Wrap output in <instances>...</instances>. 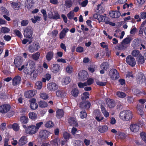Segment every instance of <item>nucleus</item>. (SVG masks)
I'll list each match as a JSON object with an SVG mask.
<instances>
[{"instance_id": "nucleus-51", "label": "nucleus", "mask_w": 146, "mask_h": 146, "mask_svg": "<svg viewBox=\"0 0 146 146\" xmlns=\"http://www.w3.org/2000/svg\"><path fill=\"white\" fill-rule=\"evenodd\" d=\"M40 96L41 98L44 100L48 98V95L44 93H40Z\"/></svg>"}, {"instance_id": "nucleus-52", "label": "nucleus", "mask_w": 146, "mask_h": 146, "mask_svg": "<svg viewBox=\"0 0 146 146\" xmlns=\"http://www.w3.org/2000/svg\"><path fill=\"white\" fill-rule=\"evenodd\" d=\"M82 142L79 140H76L74 141V146H81Z\"/></svg>"}, {"instance_id": "nucleus-14", "label": "nucleus", "mask_w": 146, "mask_h": 146, "mask_svg": "<svg viewBox=\"0 0 146 146\" xmlns=\"http://www.w3.org/2000/svg\"><path fill=\"white\" fill-rule=\"evenodd\" d=\"M111 17L113 18H117L121 15V13L119 11H111L109 13Z\"/></svg>"}, {"instance_id": "nucleus-31", "label": "nucleus", "mask_w": 146, "mask_h": 146, "mask_svg": "<svg viewBox=\"0 0 146 146\" xmlns=\"http://www.w3.org/2000/svg\"><path fill=\"white\" fill-rule=\"evenodd\" d=\"M106 103L108 106L110 108H113L115 106V103L114 101L111 99L107 100Z\"/></svg>"}, {"instance_id": "nucleus-27", "label": "nucleus", "mask_w": 146, "mask_h": 146, "mask_svg": "<svg viewBox=\"0 0 146 146\" xmlns=\"http://www.w3.org/2000/svg\"><path fill=\"white\" fill-rule=\"evenodd\" d=\"M69 29H68L64 28L60 33V38L62 39L64 38L66 35V33H67Z\"/></svg>"}, {"instance_id": "nucleus-2", "label": "nucleus", "mask_w": 146, "mask_h": 146, "mask_svg": "<svg viewBox=\"0 0 146 146\" xmlns=\"http://www.w3.org/2000/svg\"><path fill=\"white\" fill-rule=\"evenodd\" d=\"M50 133L48 131L45 130H42L40 131L38 137L41 140H46L49 136Z\"/></svg>"}, {"instance_id": "nucleus-20", "label": "nucleus", "mask_w": 146, "mask_h": 146, "mask_svg": "<svg viewBox=\"0 0 146 146\" xmlns=\"http://www.w3.org/2000/svg\"><path fill=\"white\" fill-rule=\"evenodd\" d=\"M128 47V46L126 45L123 42H122L120 44H119L118 45L116 46L115 47V49L120 50H125Z\"/></svg>"}, {"instance_id": "nucleus-33", "label": "nucleus", "mask_w": 146, "mask_h": 146, "mask_svg": "<svg viewBox=\"0 0 146 146\" xmlns=\"http://www.w3.org/2000/svg\"><path fill=\"white\" fill-rule=\"evenodd\" d=\"M103 21L102 22H105L106 24H109L112 26H114L115 25V23L109 21L110 19L107 17H104Z\"/></svg>"}, {"instance_id": "nucleus-35", "label": "nucleus", "mask_w": 146, "mask_h": 146, "mask_svg": "<svg viewBox=\"0 0 146 146\" xmlns=\"http://www.w3.org/2000/svg\"><path fill=\"white\" fill-rule=\"evenodd\" d=\"M33 0H27L26 6L28 9H30L32 8L33 4L34 3Z\"/></svg>"}, {"instance_id": "nucleus-61", "label": "nucleus", "mask_w": 146, "mask_h": 146, "mask_svg": "<svg viewBox=\"0 0 146 146\" xmlns=\"http://www.w3.org/2000/svg\"><path fill=\"white\" fill-rule=\"evenodd\" d=\"M70 134L67 132H65L63 134V136L65 139H68L70 137Z\"/></svg>"}, {"instance_id": "nucleus-54", "label": "nucleus", "mask_w": 146, "mask_h": 146, "mask_svg": "<svg viewBox=\"0 0 146 146\" xmlns=\"http://www.w3.org/2000/svg\"><path fill=\"white\" fill-rule=\"evenodd\" d=\"M66 70L67 72L68 73H71L73 71L72 67L70 66H67L66 68Z\"/></svg>"}, {"instance_id": "nucleus-9", "label": "nucleus", "mask_w": 146, "mask_h": 146, "mask_svg": "<svg viewBox=\"0 0 146 146\" xmlns=\"http://www.w3.org/2000/svg\"><path fill=\"white\" fill-rule=\"evenodd\" d=\"M40 48L38 43L35 42L32 45L30 46L29 47V50L31 53H33L37 51Z\"/></svg>"}, {"instance_id": "nucleus-11", "label": "nucleus", "mask_w": 146, "mask_h": 146, "mask_svg": "<svg viewBox=\"0 0 146 146\" xmlns=\"http://www.w3.org/2000/svg\"><path fill=\"white\" fill-rule=\"evenodd\" d=\"M48 16L49 18L55 20L60 19V18L59 15L56 11H54L53 13L50 11L48 13Z\"/></svg>"}, {"instance_id": "nucleus-42", "label": "nucleus", "mask_w": 146, "mask_h": 146, "mask_svg": "<svg viewBox=\"0 0 146 146\" xmlns=\"http://www.w3.org/2000/svg\"><path fill=\"white\" fill-rule=\"evenodd\" d=\"M132 38L130 37L126 38L123 40L122 42L126 45L128 46V44L131 41Z\"/></svg>"}, {"instance_id": "nucleus-15", "label": "nucleus", "mask_w": 146, "mask_h": 146, "mask_svg": "<svg viewBox=\"0 0 146 146\" xmlns=\"http://www.w3.org/2000/svg\"><path fill=\"white\" fill-rule=\"evenodd\" d=\"M90 103L88 101L81 102L79 104V107L81 108L88 109L90 107Z\"/></svg>"}, {"instance_id": "nucleus-58", "label": "nucleus", "mask_w": 146, "mask_h": 146, "mask_svg": "<svg viewBox=\"0 0 146 146\" xmlns=\"http://www.w3.org/2000/svg\"><path fill=\"white\" fill-rule=\"evenodd\" d=\"M139 50H135L132 51L131 54L133 56L136 57L139 54Z\"/></svg>"}, {"instance_id": "nucleus-64", "label": "nucleus", "mask_w": 146, "mask_h": 146, "mask_svg": "<svg viewBox=\"0 0 146 146\" xmlns=\"http://www.w3.org/2000/svg\"><path fill=\"white\" fill-rule=\"evenodd\" d=\"M140 16L141 18L145 19L146 18V12H142L140 13Z\"/></svg>"}, {"instance_id": "nucleus-34", "label": "nucleus", "mask_w": 146, "mask_h": 146, "mask_svg": "<svg viewBox=\"0 0 146 146\" xmlns=\"http://www.w3.org/2000/svg\"><path fill=\"white\" fill-rule=\"evenodd\" d=\"M100 67L101 69L106 70L109 68V64L107 62H103L100 65Z\"/></svg>"}, {"instance_id": "nucleus-21", "label": "nucleus", "mask_w": 146, "mask_h": 146, "mask_svg": "<svg viewBox=\"0 0 146 146\" xmlns=\"http://www.w3.org/2000/svg\"><path fill=\"white\" fill-rule=\"evenodd\" d=\"M143 106L142 105H139L136 107L138 113L141 117L144 115V112L143 111Z\"/></svg>"}, {"instance_id": "nucleus-25", "label": "nucleus", "mask_w": 146, "mask_h": 146, "mask_svg": "<svg viewBox=\"0 0 146 146\" xmlns=\"http://www.w3.org/2000/svg\"><path fill=\"white\" fill-rule=\"evenodd\" d=\"M60 66L58 64H55L52 65L51 68V70L54 73H56L60 70Z\"/></svg>"}, {"instance_id": "nucleus-32", "label": "nucleus", "mask_w": 146, "mask_h": 146, "mask_svg": "<svg viewBox=\"0 0 146 146\" xmlns=\"http://www.w3.org/2000/svg\"><path fill=\"white\" fill-rule=\"evenodd\" d=\"M11 5L13 9L15 10H19L20 9V4L16 2H12L11 3Z\"/></svg>"}, {"instance_id": "nucleus-36", "label": "nucleus", "mask_w": 146, "mask_h": 146, "mask_svg": "<svg viewBox=\"0 0 146 146\" xmlns=\"http://www.w3.org/2000/svg\"><path fill=\"white\" fill-rule=\"evenodd\" d=\"M53 56V53L52 52H48L46 55V59L47 60L50 61L52 58Z\"/></svg>"}, {"instance_id": "nucleus-26", "label": "nucleus", "mask_w": 146, "mask_h": 146, "mask_svg": "<svg viewBox=\"0 0 146 146\" xmlns=\"http://www.w3.org/2000/svg\"><path fill=\"white\" fill-rule=\"evenodd\" d=\"M56 96L60 97H64L66 96V94L64 91L61 90H58L56 92Z\"/></svg>"}, {"instance_id": "nucleus-56", "label": "nucleus", "mask_w": 146, "mask_h": 146, "mask_svg": "<svg viewBox=\"0 0 146 146\" xmlns=\"http://www.w3.org/2000/svg\"><path fill=\"white\" fill-rule=\"evenodd\" d=\"M12 127L15 131H17L19 129L18 125L16 123H14L12 125Z\"/></svg>"}, {"instance_id": "nucleus-53", "label": "nucleus", "mask_w": 146, "mask_h": 146, "mask_svg": "<svg viewBox=\"0 0 146 146\" xmlns=\"http://www.w3.org/2000/svg\"><path fill=\"white\" fill-rule=\"evenodd\" d=\"M1 32L4 33H8L10 31V30L8 28L6 27H3L1 28Z\"/></svg>"}, {"instance_id": "nucleus-17", "label": "nucleus", "mask_w": 146, "mask_h": 146, "mask_svg": "<svg viewBox=\"0 0 146 146\" xmlns=\"http://www.w3.org/2000/svg\"><path fill=\"white\" fill-rule=\"evenodd\" d=\"M129 128L131 131L136 133L139 131V127L137 124L133 123L130 125Z\"/></svg>"}, {"instance_id": "nucleus-37", "label": "nucleus", "mask_w": 146, "mask_h": 146, "mask_svg": "<svg viewBox=\"0 0 146 146\" xmlns=\"http://www.w3.org/2000/svg\"><path fill=\"white\" fill-rule=\"evenodd\" d=\"M40 56V53L39 52H37L32 54L31 57L33 60L36 61L39 58Z\"/></svg>"}, {"instance_id": "nucleus-48", "label": "nucleus", "mask_w": 146, "mask_h": 146, "mask_svg": "<svg viewBox=\"0 0 146 146\" xmlns=\"http://www.w3.org/2000/svg\"><path fill=\"white\" fill-rule=\"evenodd\" d=\"M63 81L66 85L69 84L71 81V79L69 77H65L63 78Z\"/></svg>"}, {"instance_id": "nucleus-5", "label": "nucleus", "mask_w": 146, "mask_h": 146, "mask_svg": "<svg viewBox=\"0 0 146 146\" xmlns=\"http://www.w3.org/2000/svg\"><path fill=\"white\" fill-rule=\"evenodd\" d=\"M38 131L35 125H31L27 127L25 129V132L27 134H33L36 133Z\"/></svg>"}, {"instance_id": "nucleus-60", "label": "nucleus", "mask_w": 146, "mask_h": 146, "mask_svg": "<svg viewBox=\"0 0 146 146\" xmlns=\"http://www.w3.org/2000/svg\"><path fill=\"white\" fill-rule=\"evenodd\" d=\"M78 85L80 88H83L85 86H87V83H82L80 82L78 83Z\"/></svg>"}, {"instance_id": "nucleus-13", "label": "nucleus", "mask_w": 146, "mask_h": 146, "mask_svg": "<svg viewBox=\"0 0 146 146\" xmlns=\"http://www.w3.org/2000/svg\"><path fill=\"white\" fill-rule=\"evenodd\" d=\"M21 80V77L18 76H15L12 80V84L13 86L19 85Z\"/></svg>"}, {"instance_id": "nucleus-28", "label": "nucleus", "mask_w": 146, "mask_h": 146, "mask_svg": "<svg viewBox=\"0 0 146 146\" xmlns=\"http://www.w3.org/2000/svg\"><path fill=\"white\" fill-rule=\"evenodd\" d=\"M27 139L25 136H23L20 139L19 142V144L20 145H23L26 144L27 142Z\"/></svg>"}, {"instance_id": "nucleus-46", "label": "nucleus", "mask_w": 146, "mask_h": 146, "mask_svg": "<svg viewBox=\"0 0 146 146\" xmlns=\"http://www.w3.org/2000/svg\"><path fill=\"white\" fill-rule=\"evenodd\" d=\"M116 94L118 97L120 98H124L126 96L125 93L120 92H117Z\"/></svg>"}, {"instance_id": "nucleus-6", "label": "nucleus", "mask_w": 146, "mask_h": 146, "mask_svg": "<svg viewBox=\"0 0 146 146\" xmlns=\"http://www.w3.org/2000/svg\"><path fill=\"white\" fill-rule=\"evenodd\" d=\"M79 79L81 81H84L86 80L88 77L87 72L85 70L80 71L78 74Z\"/></svg>"}, {"instance_id": "nucleus-43", "label": "nucleus", "mask_w": 146, "mask_h": 146, "mask_svg": "<svg viewBox=\"0 0 146 146\" xmlns=\"http://www.w3.org/2000/svg\"><path fill=\"white\" fill-rule=\"evenodd\" d=\"M73 2L70 0H67L65 1V5L68 8H70L72 5Z\"/></svg>"}, {"instance_id": "nucleus-41", "label": "nucleus", "mask_w": 146, "mask_h": 146, "mask_svg": "<svg viewBox=\"0 0 146 146\" xmlns=\"http://www.w3.org/2000/svg\"><path fill=\"white\" fill-rule=\"evenodd\" d=\"M79 91L77 88H74L72 89L71 91L72 95L74 97H77Z\"/></svg>"}, {"instance_id": "nucleus-44", "label": "nucleus", "mask_w": 146, "mask_h": 146, "mask_svg": "<svg viewBox=\"0 0 146 146\" xmlns=\"http://www.w3.org/2000/svg\"><path fill=\"white\" fill-rule=\"evenodd\" d=\"M20 120L21 123H26L28 121V118L25 116H22L21 117Z\"/></svg>"}, {"instance_id": "nucleus-4", "label": "nucleus", "mask_w": 146, "mask_h": 146, "mask_svg": "<svg viewBox=\"0 0 146 146\" xmlns=\"http://www.w3.org/2000/svg\"><path fill=\"white\" fill-rule=\"evenodd\" d=\"M32 28L30 27H27L25 29L24 32V36L25 37L32 38V37L33 35Z\"/></svg>"}, {"instance_id": "nucleus-38", "label": "nucleus", "mask_w": 146, "mask_h": 146, "mask_svg": "<svg viewBox=\"0 0 146 146\" xmlns=\"http://www.w3.org/2000/svg\"><path fill=\"white\" fill-rule=\"evenodd\" d=\"M38 105L39 107L42 108H44L48 106L47 103L44 101H41L38 102Z\"/></svg>"}, {"instance_id": "nucleus-3", "label": "nucleus", "mask_w": 146, "mask_h": 146, "mask_svg": "<svg viewBox=\"0 0 146 146\" xmlns=\"http://www.w3.org/2000/svg\"><path fill=\"white\" fill-rule=\"evenodd\" d=\"M109 75L111 79L113 80L117 79L119 77L118 72L117 70L115 69H112L110 70Z\"/></svg>"}, {"instance_id": "nucleus-62", "label": "nucleus", "mask_w": 146, "mask_h": 146, "mask_svg": "<svg viewBox=\"0 0 146 146\" xmlns=\"http://www.w3.org/2000/svg\"><path fill=\"white\" fill-rule=\"evenodd\" d=\"M41 12L43 14L44 20L45 21H46L47 15L46 11L44 9H42L41 10Z\"/></svg>"}, {"instance_id": "nucleus-22", "label": "nucleus", "mask_w": 146, "mask_h": 146, "mask_svg": "<svg viewBox=\"0 0 146 146\" xmlns=\"http://www.w3.org/2000/svg\"><path fill=\"white\" fill-rule=\"evenodd\" d=\"M50 144L53 145L58 146L60 143V140L58 137H57L50 141Z\"/></svg>"}, {"instance_id": "nucleus-49", "label": "nucleus", "mask_w": 146, "mask_h": 146, "mask_svg": "<svg viewBox=\"0 0 146 146\" xmlns=\"http://www.w3.org/2000/svg\"><path fill=\"white\" fill-rule=\"evenodd\" d=\"M1 10L4 14L7 15H9V13L8 11L5 7H2L1 8Z\"/></svg>"}, {"instance_id": "nucleus-57", "label": "nucleus", "mask_w": 146, "mask_h": 146, "mask_svg": "<svg viewBox=\"0 0 146 146\" xmlns=\"http://www.w3.org/2000/svg\"><path fill=\"white\" fill-rule=\"evenodd\" d=\"M87 113L85 111H82L80 112V116L82 119L84 118L87 116Z\"/></svg>"}, {"instance_id": "nucleus-59", "label": "nucleus", "mask_w": 146, "mask_h": 146, "mask_svg": "<svg viewBox=\"0 0 146 146\" xmlns=\"http://www.w3.org/2000/svg\"><path fill=\"white\" fill-rule=\"evenodd\" d=\"M30 107L33 110L36 109L38 107V105L36 103L31 104Z\"/></svg>"}, {"instance_id": "nucleus-47", "label": "nucleus", "mask_w": 146, "mask_h": 146, "mask_svg": "<svg viewBox=\"0 0 146 146\" xmlns=\"http://www.w3.org/2000/svg\"><path fill=\"white\" fill-rule=\"evenodd\" d=\"M74 15V13L72 11H70L67 14V16L69 19H73Z\"/></svg>"}, {"instance_id": "nucleus-50", "label": "nucleus", "mask_w": 146, "mask_h": 146, "mask_svg": "<svg viewBox=\"0 0 146 146\" xmlns=\"http://www.w3.org/2000/svg\"><path fill=\"white\" fill-rule=\"evenodd\" d=\"M140 136L142 139L146 143V133L144 132H142L140 133Z\"/></svg>"}, {"instance_id": "nucleus-39", "label": "nucleus", "mask_w": 146, "mask_h": 146, "mask_svg": "<svg viewBox=\"0 0 146 146\" xmlns=\"http://www.w3.org/2000/svg\"><path fill=\"white\" fill-rule=\"evenodd\" d=\"M29 118L35 120L36 119L37 115L34 112H30L29 114Z\"/></svg>"}, {"instance_id": "nucleus-30", "label": "nucleus", "mask_w": 146, "mask_h": 146, "mask_svg": "<svg viewBox=\"0 0 146 146\" xmlns=\"http://www.w3.org/2000/svg\"><path fill=\"white\" fill-rule=\"evenodd\" d=\"M56 113V116L58 118H60L64 115V111L62 109H58Z\"/></svg>"}, {"instance_id": "nucleus-1", "label": "nucleus", "mask_w": 146, "mask_h": 146, "mask_svg": "<svg viewBox=\"0 0 146 146\" xmlns=\"http://www.w3.org/2000/svg\"><path fill=\"white\" fill-rule=\"evenodd\" d=\"M120 118L123 120L130 121L133 117V115L131 111L129 110L123 111L120 113Z\"/></svg>"}, {"instance_id": "nucleus-63", "label": "nucleus", "mask_w": 146, "mask_h": 146, "mask_svg": "<svg viewBox=\"0 0 146 146\" xmlns=\"http://www.w3.org/2000/svg\"><path fill=\"white\" fill-rule=\"evenodd\" d=\"M29 23V21L27 20H24L21 21V25L22 26H27Z\"/></svg>"}, {"instance_id": "nucleus-24", "label": "nucleus", "mask_w": 146, "mask_h": 146, "mask_svg": "<svg viewBox=\"0 0 146 146\" xmlns=\"http://www.w3.org/2000/svg\"><path fill=\"white\" fill-rule=\"evenodd\" d=\"M98 129L101 133H104L108 131V127L106 125L100 126L98 127Z\"/></svg>"}, {"instance_id": "nucleus-19", "label": "nucleus", "mask_w": 146, "mask_h": 146, "mask_svg": "<svg viewBox=\"0 0 146 146\" xmlns=\"http://www.w3.org/2000/svg\"><path fill=\"white\" fill-rule=\"evenodd\" d=\"M36 92L34 90H31L26 92L25 96L26 98H30L33 97L36 94Z\"/></svg>"}, {"instance_id": "nucleus-29", "label": "nucleus", "mask_w": 146, "mask_h": 146, "mask_svg": "<svg viewBox=\"0 0 146 146\" xmlns=\"http://www.w3.org/2000/svg\"><path fill=\"white\" fill-rule=\"evenodd\" d=\"M136 61L139 64H142L144 62V58L143 56L139 54L136 58Z\"/></svg>"}, {"instance_id": "nucleus-40", "label": "nucleus", "mask_w": 146, "mask_h": 146, "mask_svg": "<svg viewBox=\"0 0 146 146\" xmlns=\"http://www.w3.org/2000/svg\"><path fill=\"white\" fill-rule=\"evenodd\" d=\"M89 93L85 92L83 93L82 95L81 99L82 100H84L87 98H89Z\"/></svg>"}, {"instance_id": "nucleus-12", "label": "nucleus", "mask_w": 146, "mask_h": 146, "mask_svg": "<svg viewBox=\"0 0 146 146\" xmlns=\"http://www.w3.org/2000/svg\"><path fill=\"white\" fill-rule=\"evenodd\" d=\"M94 112L96 116L95 119L99 122L101 121L104 119V117L102 116L101 113L98 110H95Z\"/></svg>"}, {"instance_id": "nucleus-23", "label": "nucleus", "mask_w": 146, "mask_h": 146, "mask_svg": "<svg viewBox=\"0 0 146 146\" xmlns=\"http://www.w3.org/2000/svg\"><path fill=\"white\" fill-rule=\"evenodd\" d=\"M22 60L20 57H18L15 58L14 60V63L15 66L17 67H19L22 64Z\"/></svg>"}, {"instance_id": "nucleus-8", "label": "nucleus", "mask_w": 146, "mask_h": 146, "mask_svg": "<svg viewBox=\"0 0 146 146\" xmlns=\"http://www.w3.org/2000/svg\"><path fill=\"white\" fill-rule=\"evenodd\" d=\"M126 61L127 64L132 66H134L135 64V59L131 56H128L126 58Z\"/></svg>"}, {"instance_id": "nucleus-55", "label": "nucleus", "mask_w": 146, "mask_h": 146, "mask_svg": "<svg viewBox=\"0 0 146 146\" xmlns=\"http://www.w3.org/2000/svg\"><path fill=\"white\" fill-rule=\"evenodd\" d=\"M35 85L37 88L40 89L42 87V83L41 81H38L36 83Z\"/></svg>"}, {"instance_id": "nucleus-16", "label": "nucleus", "mask_w": 146, "mask_h": 146, "mask_svg": "<svg viewBox=\"0 0 146 146\" xmlns=\"http://www.w3.org/2000/svg\"><path fill=\"white\" fill-rule=\"evenodd\" d=\"M47 87L49 90L52 91L56 90L58 86L55 83L52 82L48 84Z\"/></svg>"}, {"instance_id": "nucleus-45", "label": "nucleus", "mask_w": 146, "mask_h": 146, "mask_svg": "<svg viewBox=\"0 0 146 146\" xmlns=\"http://www.w3.org/2000/svg\"><path fill=\"white\" fill-rule=\"evenodd\" d=\"M45 126L48 128H51L54 126V124L52 121H49L47 122L45 124Z\"/></svg>"}, {"instance_id": "nucleus-7", "label": "nucleus", "mask_w": 146, "mask_h": 146, "mask_svg": "<svg viewBox=\"0 0 146 146\" xmlns=\"http://www.w3.org/2000/svg\"><path fill=\"white\" fill-rule=\"evenodd\" d=\"M136 80L139 84H142L145 82V76L142 73L137 74L136 76Z\"/></svg>"}, {"instance_id": "nucleus-10", "label": "nucleus", "mask_w": 146, "mask_h": 146, "mask_svg": "<svg viewBox=\"0 0 146 146\" xmlns=\"http://www.w3.org/2000/svg\"><path fill=\"white\" fill-rule=\"evenodd\" d=\"M10 106L9 105H3L0 106V112L2 113H7L10 110Z\"/></svg>"}, {"instance_id": "nucleus-18", "label": "nucleus", "mask_w": 146, "mask_h": 146, "mask_svg": "<svg viewBox=\"0 0 146 146\" xmlns=\"http://www.w3.org/2000/svg\"><path fill=\"white\" fill-rule=\"evenodd\" d=\"M68 123L70 125L76 127L78 126L76 120L74 117H71L69 118Z\"/></svg>"}]
</instances>
